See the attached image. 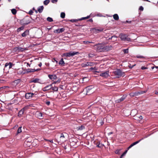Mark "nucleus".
<instances>
[{
	"label": "nucleus",
	"mask_w": 158,
	"mask_h": 158,
	"mask_svg": "<svg viewBox=\"0 0 158 158\" xmlns=\"http://www.w3.org/2000/svg\"><path fill=\"white\" fill-rule=\"evenodd\" d=\"M119 37L120 38L121 40L122 41H131V39L128 37V35H127L121 33L119 34Z\"/></svg>",
	"instance_id": "nucleus-1"
},
{
	"label": "nucleus",
	"mask_w": 158,
	"mask_h": 158,
	"mask_svg": "<svg viewBox=\"0 0 158 158\" xmlns=\"http://www.w3.org/2000/svg\"><path fill=\"white\" fill-rule=\"evenodd\" d=\"M79 54V52H77L71 51L69 52L65 53L63 54L64 56L66 57L73 56L75 55Z\"/></svg>",
	"instance_id": "nucleus-2"
},
{
	"label": "nucleus",
	"mask_w": 158,
	"mask_h": 158,
	"mask_svg": "<svg viewBox=\"0 0 158 158\" xmlns=\"http://www.w3.org/2000/svg\"><path fill=\"white\" fill-rule=\"evenodd\" d=\"M87 91V94L88 95L94 92V89L93 86H89L86 88Z\"/></svg>",
	"instance_id": "nucleus-3"
},
{
	"label": "nucleus",
	"mask_w": 158,
	"mask_h": 158,
	"mask_svg": "<svg viewBox=\"0 0 158 158\" xmlns=\"http://www.w3.org/2000/svg\"><path fill=\"white\" fill-rule=\"evenodd\" d=\"M36 95L37 94L35 93H28L25 94V97L27 99H30L33 97H36Z\"/></svg>",
	"instance_id": "nucleus-4"
},
{
	"label": "nucleus",
	"mask_w": 158,
	"mask_h": 158,
	"mask_svg": "<svg viewBox=\"0 0 158 158\" xmlns=\"http://www.w3.org/2000/svg\"><path fill=\"white\" fill-rule=\"evenodd\" d=\"M113 73L115 76H117L118 77L123 76V73L120 69H117L113 72Z\"/></svg>",
	"instance_id": "nucleus-5"
},
{
	"label": "nucleus",
	"mask_w": 158,
	"mask_h": 158,
	"mask_svg": "<svg viewBox=\"0 0 158 158\" xmlns=\"http://www.w3.org/2000/svg\"><path fill=\"white\" fill-rule=\"evenodd\" d=\"M95 48L96 50L98 52H103V46L100 44H98L95 45Z\"/></svg>",
	"instance_id": "nucleus-6"
},
{
	"label": "nucleus",
	"mask_w": 158,
	"mask_h": 158,
	"mask_svg": "<svg viewBox=\"0 0 158 158\" xmlns=\"http://www.w3.org/2000/svg\"><path fill=\"white\" fill-rule=\"evenodd\" d=\"M100 76L104 78H107L110 76L109 72L107 71L101 73L99 75Z\"/></svg>",
	"instance_id": "nucleus-7"
},
{
	"label": "nucleus",
	"mask_w": 158,
	"mask_h": 158,
	"mask_svg": "<svg viewBox=\"0 0 158 158\" xmlns=\"http://www.w3.org/2000/svg\"><path fill=\"white\" fill-rule=\"evenodd\" d=\"M30 82H34L35 83H38L40 84L43 83V81L41 79L39 78L33 79Z\"/></svg>",
	"instance_id": "nucleus-8"
},
{
	"label": "nucleus",
	"mask_w": 158,
	"mask_h": 158,
	"mask_svg": "<svg viewBox=\"0 0 158 158\" xmlns=\"http://www.w3.org/2000/svg\"><path fill=\"white\" fill-rule=\"evenodd\" d=\"M13 50L15 52H23L24 51V49L22 48L18 47L14 48Z\"/></svg>",
	"instance_id": "nucleus-9"
},
{
	"label": "nucleus",
	"mask_w": 158,
	"mask_h": 158,
	"mask_svg": "<svg viewBox=\"0 0 158 158\" xmlns=\"http://www.w3.org/2000/svg\"><path fill=\"white\" fill-rule=\"evenodd\" d=\"M112 47L110 46H103V50L104 51H108L110 50L111 49Z\"/></svg>",
	"instance_id": "nucleus-10"
},
{
	"label": "nucleus",
	"mask_w": 158,
	"mask_h": 158,
	"mask_svg": "<svg viewBox=\"0 0 158 158\" xmlns=\"http://www.w3.org/2000/svg\"><path fill=\"white\" fill-rule=\"evenodd\" d=\"M13 65V64L11 62L6 63L5 64V67L10 69L12 68Z\"/></svg>",
	"instance_id": "nucleus-11"
},
{
	"label": "nucleus",
	"mask_w": 158,
	"mask_h": 158,
	"mask_svg": "<svg viewBox=\"0 0 158 158\" xmlns=\"http://www.w3.org/2000/svg\"><path fill=\"white\" fill-rule=\"evenodd\" d=\"M92 31H94L96 33H98V32L102 31H103V29L102 28H93L92 29Z\"/></svg>",
	"instance_id": "nucleus-12"
},
{
	"label": "nucleus",
	"mask_w": 158,
	"mask_h": 158,
	"mask_svg": "<svg viewBox=\"0 0 158 158\" xmlns=\"http://www.w3.org/2000/svg\"><path fill=\"white\" fill-rule=\"evenodd\" d=\"M36 116L39 119H42L43 118V114L40 112H37L36 114Z\"/></svg>",
	"instance_id": "nucleus-13"
},
{
	"label": "nucleus",
	"mask_w": 158,
	"mask_h": 158,
	"mask_svg": "<svg viewBox=\"0 0 158 158\" xmlns=\"http://www.w3.org/2000/svg\"><path fill=\"white\" fill-rule=\"evenodd\" d=\"M19 80H16L12 83V85L13 86V87H15L19 84Z\"/></svg>",
	"instance_id": "nucleus-14"
},
{
	"label": "nucleus",
	"mask_w": 158,
	"mask_h": 158,
	"mask_svg": "<svg viewBox=\"0 0 158 158\" xmlns=\"http://www.w3.org/2000/svg\"><path fill=\"white\" fill-rule=\"evenodd\" d=\"M48 77L52 81L57 78L56 76L55 75H48Z\"/></svg>",
	"instance_id": "nucleus-15"
},
{
	"label": "nucleus",
	"mask_w": 158,
	"mask_h": 158,
	"mask_svg": "<svg viewBox=\"0 0 158 158\" xmlns=\"http://www.w3.org/2000/svg\"><path fill=\"white\" fill-rule=\"evenodd\" d=\"M94 144L98 148H102L104 146V145L101 143L100 142H98L97 143L96 142H94Z\"/></svg>",
	"instance_id": "nucleus-16"
},
{
	"label": "nucleus",
	"mask_w": 158,
	"mask_h": 158,
	"mask_svg": "<svg viewBox=\"0 0 158 158\" xmlns=\"http://www.w3.org/2000/svg\"><path fill=\"white\" fill-rule=\"evenodd\" d=\"M64 29L63 28H62L60 29H56L55 30V31H54V32H56L57 33H60L61 32H62L63 31H64Z\"/></svg>",
	"instance_id": "nucleus-17"
},
{
	"label": "nucleus",
	"mask_w": 158,
	"mask_h": 158,
	"mask_svg": "<svg viewBox=\"0 0 158 158\" xmlns=\"http://www.w3.org/2000/svg\"><path fill=\"white\" fill-rule=\"evenodd\" d=\"M126 95H123L120 99H118L117 100L116 102H119L124 100V99L126 98Z\"/></svg>",
	"instance_id": "nucleus-18"
},
{
	"label": "nucleus",
	"mask_w": 158,
	"mask_h": 158,
	"mask_svg": "<svg viewBox=\"0 0 158 158\" xmlns=\"http://www.w3.org/2000/svg\"><path fill=\"white\" fill-rule=\"evenodd\" d=\"M52 85L51 84L49 85H48V86H46L43 89V90L44 91H45L49 89H52Z\"/></svg>",
	"instance_id": "nucleus-19"
},
{
	"label": "nucleus",
	"mask_w": 158,
	"mask_h": 158,
	"mask_svg": "<svg viewBox=\"0 0 158 158\" xmlns=\"http://www.w3.org/2000/svg\"><path fill=\"white\" fill-rule=\"evenodd\" d=\"M29 34V31L28 30H26L25 31H24L23 34H22V35L23 37H25L27 35H28Z\"/></svg>",
	"instance_id": "nucleus-20"
},
{
	"label": "nucleus",
	"mask_w": 158,
	"mask_h": 158,
	"mask_svg": "<svg viewBox=\"0 0 158 158\" xmlns=\"http://www.w3.org/2000/svg\"><path fill=\"white\" fill-rule=\"evenodd\" d=\"M44 9V6H42L39 7L38 9V11L39 13H41L42 12Z\"/></svg>",
	"instance_id": "nucleus-21"
},
{
	"label": "nucleus",
	"mask_w": 158,
	"mask_h": 158,
	"mask_svg": "<svg viewBox=\"0 0 158 158\" xmlns=\"http://www.w3.org/2000/svg\"><path fill=\"white\" fill-rule=\"evenodd\" d=\"M64 136L63 134H61V135L60 137V141L63 142L65 140L64 139Z\"/></svg>",
	"instance_id": "nucleus-22"
},
{
	"label": "nucleus",
	"mask_w": 158,
	"mask_h": 158,
	"mask_svg": "<svg viewBox=\"0 0 158 158\" xmlns=\"http://www.w3.org/2000/svg\"><path fill=\"white\" fill-rule=\"evenodd\" d=\"M35 71V70L33 69H28L26 70V72L27 73L33 72Z\"/></svg>",
	"instance_id": "nucleus-23"
},
{
	"label": "nucleus",
	"mask_w": 158,
	"mask_h": 158,
	"mask_svg": "<svg viewBox=\"0 0 158 158\" xmlns=\"http://www.w3.org/2000/svg\"><path fill=\"white\" fill-rule=\"evenodd\" d=\"M113 17L114 20H117L119 19V16L118 14H115L113 15Z\"/></svg>",
	"instance_id": "nucleus-24"
},
{
	"label": "nucleus",
	"mask_w": 158,
	"mask_h": 158,
	"mask_svg": "<svg viewBox=\"0 0 158 158\" xmlns=\"http://www.w3.org/2000/svg\"><path fill=\"white\" fill-rule=\"evenodd\" d=\"M129 95L131 97H134L135 96L138 95L137 92L131 93L129 94Z\"/></svg>",
	"instance_id": "nucleus-25"
},
{
	"label": "nucleus",
	"mask_w": 158,
	"mask_h": 158,
	"mask_svg": "<svg viewBox=\"0 0 158 158\" xmlns=\"http://www.w3.org/2000/svg\"><path fill=\"white\" fill-rule=\"evenodd\" d=\"M24 111L23 109H21L20 110L18 113V116L20 117L22 116V115L23 114Z\"/></svg>",
	"instance_id": "nucleus-26"
},
{
	"label": "nucleus",
	"mask_w": 158,
	"mask_h": 158,
	"mask_svg": "<svg viewBox=\"0 0 158 158\" xmlns=\"http://www.w3.org/2000/svg\"><path fill=\"white\" fill-rule=\"evenodd\" d=\"M94 63L92 62H87L85 64V66H92L94 65Z\"/></svg>",
	"instance_id": "nucleus-27"
},
{
	"label": "nucleus",
	"mask_w": 158,
	"mask_h": 158,
	"mask_svg": "<svg viewBox=\"0 0 158 158\" xmlns=\"http://www.w3.org/2000/svg\"><path fill=\"white\" fill-rule=\"evenodd\" d=\"M69 21L71 22L74 23V22H77L78 21H79V19H71L70 20H69Z\"/></svg>",
	"instance_id": "nucleus-28"
},
{
	"label": "nucleus",
	"mask_w": 158,
	"mask_h": 158,
	"mask_svg": "<svg viewBox=\"0 0 158 158\" xmlns=\"http://www.w3.org/2000/svg\"><path fill=\"white\" fill-rule=\"evenodd\" d=\"M59 64H65V63L63 58L61 59V60H60L59 62Z\"/></svg>",
	"instance_id": "nucleus-29"
},
{
	"label": "nucleus",
	"mask_w": 158,
	"mask_h": 158,
	"mask_svg": "<svg viewBox=\"0 0 158 158\" xmlns=\"http://www.w3.org/2000/svg\"><path fill=\"white\" fill-rule=\"evenodd\" d=\"M65 17V14L64 12H61L60 14V17L62 19H64Z\"/></svg>",
	"instance_id": "nucleus-30"
},
{
	"label": "nucleus",
	"mask_w": 158,
	"mask_h": 158,
	"mask_svg": "<svg viewBox=\"0 0 158 158\" xmlns=\"http://www.w3.org/2000/svg\"><path fill=\"white\" fill-rule=\"evenodd\" d=\"M89 17H90V16L89 15V16H87L86 17L81 18L79 19V20H81L85 19H87L89 18Z\"/></svg>",
	"instance_id": "nucleus-31"
},
{
	"label": "nucleus",
	"mask_w": 158,
	"mask_h": 158,
	"mask_svg": "<svg viewBox=\"0 0 158 158\" xmlns=\"http://www.w3.org/2000/svg\"><path fill=\"white\" fill-rule=\"evenodd\" d=\"M143 139V138L142 139H141L139 140V141H137L136 142H135L133 143H132L131 144L133 146H134L136 144H137L141 140Z\"/></svg>",
	"instance_id": "nucleus-32"
},
{
	"label": "nucleus",
	"mask_w": 158,
	"mask_h": 158,
	"mask_svg": "<svg viewBox=\"0 0 158 158\" xmlns=\"http://www.w3.org/2000/svg\"><path fill=\"white\" fill-rule=\"evenodd\" d=\"M143 139V138L142 139H141L139 140V141H137L136 142H135L133 143H132L131 144L133 146H134L136 144H137L141 140Z\"/></svg>",
	"instance_id": "nucleus-33"
},
{
	"label": "nucleus",
	"mask_w": 158,
	"mask_h": 158,
	"mask_svg": "<svg viewBox=\"0 0 158 158\" xmlns=\"http://www.w3.org/2000/svg\"><path fill=\"white\" fill-rule=\"evenodd\" d=\"M50 2L49 0H46L44 2V5H47Z\"/></svg>",
	"instance_id": "nucleus-34"
},
{
	"label": "nucleus",
	"mask_w": 158,
	"mask_h": 158,
	"mask_svg": "<svg viewBox=\"0 0 158 158\" xmlns=\"http://www.w3.org/2000/svg\"><path fill=\"white\" fill-rule=\"evenodd\" d=\"M146 92H147L146 90V91H141L140 92H137L138 95L139 94H142L145 93Z\"/></svg>",
	"instance_id": "nucleus-35"
},
{
	"label": "nucleus",
	"mask_w": 158,
	"mask_h": 158,
	"mask_svg": "<svg viewBox=\"0 0 158 158\" xmlns=\"http://www.w3.org/2000/svg\"><path fill=\"white\" fill-rule=\"evenodd\" d=\"M16 10L15 9H13L11 10V12L13 15H15L16 13Z\"/></svg>",
	"instance_id": "nucleus-36"
},
{
	"label": "nucleus",
	"mask_w": 158,
	"mask_h": 158,
	"mask_svg": "<svg viewBox=\"0 0 158 158\" xmlns=\"http://www.w3.org/2000/svg\"><path fill=\"white\" fill-rule=\"evenodd\" d=\"M47 20L49 22H52L53 21L51 17H48L47 18Z\"/></svg>",
	"instance_id": "nucleus-37"
},
{
	"label": "nucleus",
	"mask_w": 158,
	"mask_h": 158,
	"mask_svg": "<svg viewBox=\"0 0 158 158\" xmlns=\"http://www.w3.org/2000/svg\"><path fill=\"white\" fill-rule=\"evenodd\" d=\"M52 89L55 91H57L58 89V88L57 87L55 86L54 87H52Z\"/></svg>",
	"instance_id": "nucleus-38"
},
{
	"label": "nucleus",
	"mask_w": 158,
	"mask_h": 158,
	"mask_svg": "<svg viewBox=\"0 0 158 158\" xmlns=\"http://www.w3.org/2000/svg\"><path fill=\"white\" fill-rule=\"evenodd\" d=\"M85 128V127L84 126H81L79 127H78V129L79 130H82L83 129H84Z\"/></svg>",
	"instance_id": "nucleus-39"
},
{
	"label": "nucleus",
	"mask_w": 158,
	"mask_h": 158,
	"mask_svg": "<svg viewBox=\"0 0 158 158\" xmlns=\"http://www.w3.org/2000/svg\"><path fill=\"white\" fill-rule=\"evenodd\" d=\"M21 128H22V127H20L17 130V133H20V132H21V131H22Z\"/></svg>",
	"instance_id": "nucleus-40"
},
{
	"label": "nucleus",
	"mask_w": 158,
	"mask_h": 158,
	"mask_svg": "<svg viewBox=\"0 0 158 158\" xmlns=\"http://www.w3.org/2000/svg\"><path fill=\"white\" fill-rule=\"evenodd\" d=\"M127 152V150L125 151L124 153H123L121 155L120 158H122L123 156L125 155Z\"/></svg>",
	"instance_id": "nucleus-41"
},
{
	"label": "nucleus",
	"mask_w": 158,
	"mask_h": 158,
	"mask_svg": "<svg viewBox=\"0 0 158 158\" xmlns=\"http://www.w3.org/2000/svg\"><path fill=\"white\" fill-rule=\"evenodd\" d=\"M136 57L138 58H143L144 57L140 55H137L136 56Z\"/></svg>",
	"instance_id": "nucleus-42"
},
{
	"label": "nucleus",
	"mask_w": 158,
	"mask_h": 158,
	"mask_svg": "<svg viewBox=\"0 0 158 158\" xmlns=\"http://www.w3.org/2000/svg\"><path fill=\"white\" fill-rule=\"evenodd\" d=\"M72 141V142H74L75 143H76L77 142V140L75 138L72 139L71 140H70V141Z\"/></svg>",
	"instance_id": "nucleus-43"
},
{
	"label": "nucleus",
	"mask_w": 158,
	"mask_h": 158,
	"mask_svg": "<svg viewBox=\"0 0 158 158\" xmlns=\"http://www.w3.org/2000/svg\"><path fill=\"white\" fill-rule=\"evenodd\" d=\"M83 42L85 43V44H89V43H92V42L88 41H84Z\"/></svg>",
	"instance_id": "nucleus-44"
},
{
	"label": "nucleus",
	"mask_w": 158,
	"mask_h": 158,
	"mask_svg": "<svg viewBox=\"0 0 158 158\" xmlns=\"http://www.w3.org/2000/svg\"><path fill=\"white\" fill-rule=\"evenodd\" d=\"M94 55V54L90 53L89 55V57H93Z\"/></svg>",
	"instance_id": "nucleus-45"
},
{
	"label": "nucleus",
	"mask_w": 158,
	"mask_h": 158,
	"mask_svg": "<svg viewBox=\"0 0 158 158\" xmlns=\"http://www.w3.org/2000/svg\"><path fill=\"white\" fill-rule=\"evenodd\" d=\"M123 52L125 53H128V49H125L124 50Z\"/></svg>",
	"instance_id": "nucleus-46"
},
{
	"label": "nucleus",
	"mask_w": 158,
	"mask_h": 158,
	"mask_svg": "<svg viewBox=\"0 0 158 158\" xmlns=\"http://www.w3.org/2000/svg\"><path fill=\"white\" fill-rule=\"evenodd\" d=\"M23 28H24L23 27H21L19 28L18 29V31H20L21 30H23Z\"/></svg>",
	"instance_id": "nucleus-47"
},
{
	"label": "nucleus",
	"mask_w": 158,
	"mask_h": 158,
	"mask_svg": "<svg viewBox=\"0 0 158 158\" xmlns=\"http://www.w3.org/2000/svg\"><path fill=\"white\" fill-rule=\"evenodd\" d=\"M139 9L140 10L142 11L143 10V8L142 6H140Z\"/></svg>",
	"instance_id": "nucleus-48"
},
{
	"label": "nucleus",
	"mask_w": 158,
	"mask_h": 158,
	"mask_svg": "<svg viewBox=\"0 0 158 158\" xmlns=\"http://www.w3.org/2000/svg\"><path fill=\"white\" fill-rule=\"evenodd\" d=\"M148 68L146 67H145L144 66H142L141 68V69L142 70L145 69H147Z\"/></svg>",
	"instance_id": "nucleus-49"
},
{
	"label": "nucleus",
	"mask_w": 158,
	"mask_h": 158,
	"mask_svg": "<svg viewBox=\"0 0 158 158\" xmlns=\"http://www.w3.org/2000/svg\"><path fill=\"white\" fill-rule=\"evenodd\" d=\"M33 13V11L31 10H30L29 12V14L30 15H32Z\"/></svg>",
	"instance_id": "nucleus-50"
},
{
	"label": "nucleus",
	"mask_w": 158,
	"mask_h": 158,
	"mask_svg": "<svg viewBox=\"0 0 158 158\" xmlns=\"http://www.w3.org/2000/svg\"><path fill=\"white\" fill-rule=\"evenodd\" d=\"M57 0H52V2L53 3H55L57 2Z\"/></svg>",
	"instance_id": "nucleus-51"
},
{
	"label": "nucleus",
	"mask_w": 158,
	"mask_h": 158,
	"mask_svg": "<svg viewBox=\"0 0 158 158\" xmlns=\"http://www.w3.org/2000/svg\"><path fill=\"white\" fill-rule=\"evenodd\" d=\"M28 107V106H26L24 107L22 109H23V111H24V110H26V109H27Z\"/></svg>",
	"instance_id": "nucleus-52"
},
{
	"label": "nucleus",
	"mask_w": 158,
	"mask_h": 158,
	"mask_svg": "<svg viewBox=\"0 0 158 158\" xmlns=\"http://www.w3.org/2000/svg\"><path fill=\"white\" fill-rule=\"evenodd\" d=\"M46 104L48 105H49L50 104V102L49 101L46 102Z\"/></svg>",
	"instance_id": "nucleus-53"
},
{
	"label": "nucleus",
	"mask_w": 158,
	"mask_h": 158,
	"mask_svg": "<svg viewBox=\"0 0 158 158\" xmlns=\"http://www.w3.org/2000/svg\"><path fill=\"white\" fill-rule=\"evenodd\" d=\"M117 38V37L115 36V35H113V36H112V37H111V38H115V39H116Z\"/></svg>",
	"instance_id": "nucleus-54"
},
{
	"label": "nucleus",
	"mask_w": 158,
	"mask_h": 158,
	"mask_svg": "<svg viewBox=\"0 0 158 158\" xmlns=\"http://www.w3.org/2000/svg\"><path fill=\"white\" fill-rule=\"evenodd\" d=\"M133 146L132 144H131L128 148V149H129L130 148H131Z\"/></svg>",
	"instance_id": "nucleus-55"
},
{
	"label": "nucleus",
	"mask_w": 158,
	"mask_h": 158,
	"mask_svg": "<svg viewBox=\"0 0 158 158\" xmlns=\"http://www.w3.org/2000/svg\"><path fill=\"white\" fill-rule=\"evenodd\" d=\"M138 118L140 119H143V117L142 116H140Z\"/></svg>",
	"instance_id": "nucleus-56"
},
{
	"label": "nucleus",
	"mask_w": 158,
	"mask_h": 158,
	"mask_svg": "<svg viewBox=\"0 0 158 158\" xmlns=\"http://www.w3.org/2000/svg\"><path fill=\"white\" fill-rule=\"evenodd\" d=\"M57 81V83H59L60 81V79H59V78L58 79V80H57V81Z\"/></svg>",
	"instance_id": "nucleus-57"
},
{
	"label": "nucleus",
	"mask_w": 158,
	"mask_h": 158,
	"mask_svg": "<svg viewBox=\"0 0 158 158\" xmlns=\"http://www.w3.org/2000/svg\"><path fill=\"white\" fill-rule=\"evenodd\" d=\"M112 133H112V132H109V133H108V135H111V134H112Z\"/></svg>",
	"instance_id": "nucleus-58"
},
{
	"label": "nucleus",
	"mask_w": 158,
	"mask_h": 158,
	"mask_svg": "<svg viewBox=\"0 0 158 158\" xmlns=\"http://www.w3.org/2000/svg\"><path fill=\"white\" fill-rule=\"evenodd\" d=\"M42 63H40L39 64V66L40 67H41V66H42Z\"/></svg>",
	"instance_id": "nucleus-59"
},
{
	"label": "nucleus",
	"mask_w": 158,
	"mask_h": 158,
	"mask_svg": "<svg viewBox=\"0 0 158 158\" xmlns=\"http://www.w3.org/2000/svg\"><path fill=\"white\" fill-rule=\"evenodd\" d=\"M155 94H158V92H157V91H156L155 93Z\"/></svg>",
	"instance_id": "nucleus-60"
},
{
	"label": "nucleus",
	"mask_w": 158,
	"mask_h": 158,
	"mask_svg": "<svg viewBox=\"0 0 158 158\" xmlns=\"http://www.w3.org/2000/svg\"><path fill=\"white\" fill-rule=\"evenodd\" d=\"M86 77H84L83 78H82V80L83 81H84V79H86Z\"/></svg>",
	"instance_id": "nucleus-61"
},
{
	"label": "nucleus",
	"mask_w": 158,
	"mask_h": 158,
	"mask_svg": "<svg viewBox=\"0 0 158 158\" xmlns=\"http://www.w3.org/2000/svg\"><path fill=\"white\" fill-rule=\"evenodd\" d=\"M53 83L54 84H56V83H57V81H54Z\"/></svg>",
	"instance_id": "nucleus-62"
},
{
	"label": "nucleus",
	"mask_w": 158,
	"mask_h": 158,
	"mask_svg": "<svg viewBox=\"0 0 158 158\" xmlns=\"http://www.w3.org/2000/svg\"><path fill=\"white\" fill-rule=\"evenodd\" d=\"M64 148L66 149H67V147L66 146H65L64 147Z\"/></svg>",
	"instance_id": "nucleus-63"
},
{
	"label": "nucleus",
	"mask_w": 158,
	"mask_h": 158,
	"mask_svg": "<svg viewBox=\"0 0 158 158\" xmlns=\"http://www.w3.org/2000/svg\"><path fill=\"white\" fill-rule=\"evenodd\" d=\"M156 102H157V103H158V100H156Z\"/></svg>",
	"instance_id": "nucleus-64"
}]
</instances>
